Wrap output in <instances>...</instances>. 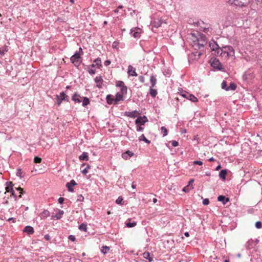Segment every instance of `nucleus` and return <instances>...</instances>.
Instances as JSON below:
<instances>
[{"mask_svg":"<svg viewBox=\"0 0 262 262\" xmlns=\"http://www.w3.org/2000/svg\"><path fill=\"white\" fill-rule=\"evenodd\" d=\"M59 96L61 98V100L67 102L69 101V97L64 92L60 93Z\"/></svg>","mask_w":262,"mask_h":262,"instance_id":"31","label":"nucleus"},{"mask_svg":"<svg viewBox=\"0 0 262 262\" xmlns=\"http://www.w3.org/2000/svg\"><path fill=\"white\" fill-rule=\"evenodd\" d=\"M34 162L35 163H40L41 162V159L38 157H35L34 159Z\"/></svg>","mask_w":262,"mask_h":262,"instance_id":"46","label":"nucleus"},{"mask_svg":"<svg viewBox=\"0 0 262 262\" xmlns=\"http://www.w3.org/2000/svg\"><path fill=\"white\" fill-rule=\"evenodd\" d=\"M134 155V153L130 151H127L125 152H123L122 154V157L124 159H127L128 158L132 157Z\"/></svg>","mask_w":262,"mask_h":262,"instance_id":"19","label":"nucleus"},{"mask_svg":"<svg viewBox=\"0 0 262 262\" xmlns=\"http://www.w3.org/2000/svg\"><path fill=\"white\" fill-rule=\"evenodd\" d=\"M149 94L152 97L154 98L158 94L157 91V90L153 89V88H150Z\"/></svg>","mask_w":262,"mask_h":262,"instance_id":"29","label":"nucleus"},{"mask_svg":"<svg viewBox=\"0 0 262 262\" xmlns=\"http://www.w3.org/2000/svg\"><path fill=\"white\" fill-rule=\"evenodd\" d=\"M219 54L222 56L229 57L234 56V50L231 46H225L223 47L221 49H219Z\"/></svg>","mask_w":262,"mask_h":262,"instance_id":"1","label":"nucleus"},{"mask_svg":"<svg viewBox=\"0 0 262 262\" xmlns=\"http://www.w3.org/2000/svg\"><path fill=\"white\" fill-rule=\"evenodd\" d=\"M64 198H59L58 200V203L60 204H62L64 201Z\"/></svg>","mask_w":262,"mask_h":262,"instance_id":"57","label":"nucleus"},{"mask_svg":"<svg viewBox=\"0 0 262 262\" xmlns=\"http://www.w3.org/2000/svg\"><path fill=\"white\" fill-rule=\"evenodd\" d=\"M80 160L88 161L89 160V156L88 152H83L79 157Z\"/></svg>","mask_w":262,"mask_h":262,"instance_id":"23","label":"nucleus"},{"mask_svg":"<svg viewBox=\"0 0 262 262\" xmlns=\"http://www.w3.org/2000/svg\"><path fill=\"white\" fill-rule=\"evenodd\" d=\"M161 130L162 133L163 134V137H165V136H167V133H168V131H167V129H166V128L165 127L162 126L161 128Z\"/></svg>","mask_w":262,"mask_h":262,"instance_id":"39","label":"nucleus"},{"mask_svg":"<svg viewBox=\"0 0 262 262\" xmlns=\"http://www.w3.org/2000/svg\"><path fill=\"white\" fill-rule=\"evenodd\" d=\"M227 170L226 169L221 170L219 173V177L222 180H225L227 174Z\"/></svg>","mask_w":262,"mask_h":262,"instance_id":"24","label":"nucleus"},{"mask_svg":"<svg viewBox=\"0 0 262 262\" xmlns=\"http://www.w3.org/2000/svg\"><path fill=\"white\" fill-rule=\"evenodd\" d=\"M143 257L149 260V262H151L152 260V258L150 257V254L148 252H145L143 254Z\"/></svg>","mask_w":262,"mask_h":262,"instance_id":"26","label":"nucleus"},{"mask_svg":"<svg viewBox=\"0 0 262 262\" xmlns=\"http://www.w3.org/2000/svg\"><path fill=\"white\" fill-rule=\"evenodd\" d=\"M91 167L90 165L88 164L86 165V168H85L82 171V173L84 175H85L88 173V170L89 169H90Z\"/></svg>","mask_w":262,"mask_h":262,"instance_id":"43","label":"nucleus"},{"mask_svg":"<svg viewBox=\"0 0 262 262\" xmlns=\"http://www.w3.org/2000/svg\"><path fill=\"white\" fill-rule=\"evenodd\" d=\"M110 250V247L106 246H103L101 247V251L103 254L107 253Z\"/></svg>","mask_w":262,"mask_h":262,"instance_id":"35","label":"nucleus"},{"mask_svg":"<svg viewBox=\"0 0 262 262\" xmlns=\"http://www.w3.org/2000/svg\"><path fill=\"white\" fill-rule=\"evenodd\" d=\"M15 220H16V219L15 218H13V217H10V218L8 219V221H9V222L12 221L13 222H15Z\"/></svg>","mask_w":262,"mask_h":262,"instance_id":"60","label":"nucleus"},{"mask_svg":"<svg viewBox=\"0 0 262 262\" xmlns=\"http://www.w3.org/2000/svg\"><path fill=\"white\" fill-rule=\"evenodd\" d=\"M148 121L147 118L144 116L143 117H139L135 120V124L136 125H143Z\"/></svg>","mask_w":262,"mask_h":262,"instance_id":"7","label":"nucleus"},{"mask_svg":"<svg viewBox=\"0 0 262 262\" xmlns=\"http://www.w3.org/2000/svg\"><path fill=\"white\" fill-rule=\"evenodd\" d=\"M64 213V212L63 210H59L57 212V213L56 214V215L54 216V217L57 219V220H59L61 218L62 215Z\"/></svg>","mask_w":262,"mask_h":262,"instance_id":"30","label":"nucleus"},{"mask_svg":"<svg viewBox=\"0 0 262 262\" xmlns=\"http://www.w3.org/2000/svg\"><path fill=\"white\" fill-rule=\"evenodd\" d=\"M236 87L237 86L234 83L231 82L230 83V85L227 87V89H226V91H234L236 90Z\"/></svg>","mask_w":262,"mask_h":262,"instance_id":"28","label":"nucleus"},{"mask_svg":"<svg viewBox=\"0 0 262 262\" xmlns=\"http://www.w3.org/2000/svg\"><path fill=\"white\" fill-rule=\"evenodd\" d=\"M127 73L129 76H137V74L136 72V69L132 66L129 65L127 69Z\"/></svg>","mask_w":262,"mask_h":262,"instance_id":"13","label":"nucleus"},{"mask_svg":"<svg viewBox=\"0 0 262 262\" xmlns=\"http://www.w3.org/2000/svg\"><path fill=\"white\" fill-rule=\"evenodd\" d=\"M123 95L122 93H117L116 94L115 98L114 99V102L115 104H117L118 102L122 100L123 99Z\"/></svg>","mask_w":262,"mask_h":262,"instance_id":"18","label":"nucleus"},{"mask_svg":"<svg viewBox=\"0 0 262 262\" xmlns=\"http://www.w3.org/2000/svg\"><path fill=\"white\" fill-rule=\"evenodd\" d=\"M6 190L8 192H12L14 191L13 188L12 182H9V184L6 187Z\"/></svg>","mask_w":262,"mask_h":262,"instance_id":"27","label":"nucleus"},{"mask_svg":"<svg viewBox=\"0 0 262 262\" xmlns=\"http://www.w3.org/2000/svg\"><path fill=\"white\" fill-rule=\"evenodd\" d=\"M189 185H188L186 187H185L183 189V191L186 192H188V190H189Z\"/></svg>","mask_w":262,"mask_h":262,"instance_id":"58","label":"nucleus"},{"mask_svg":"<svg viewBox=\"0 0 262 262\" xmlns=\"http://www.w3.org/2000/svg\"><path fill=\"white\" fill-rule=\"evenodd\" d=\"M187 93V92H185V93L182 94V96L187 99V96L186 95V94Z\"/></svg>","mask_w":262,"mask_h":262,"instance_id":"63","label":"nucleus"},{"mask_svg":"<svg viewBox=\"0 0 262 262\" xmlns=\"http://www.w3.org/2000/svg\"><path fill=\"white\" fill-rule=\"evenodd\" d=\"M23 231L25 232H27L28 234L30 235L34 233V229L32 227L27 226L25 227Z\"/></svg>","mask_w":262,"mask_h":262,"instance_id":"21","label":"nucleus"},{"mask_svg":"<svg viewBox=\"0 0 262 262\" xmlns=\"http://www.w3.org/2000/svg\"><path fill=\"white\" fill-rule=\"evenodd\" d=\"M209 46L212 50L215 51V52L219 55L220 53L219 50L221 49V48L219 46V45L215 42L212 41L209 43Z\"/></svg>","mask_w":262,"mask_h":262,"instance_id":"9","label":"nucleus"},{"mask_svg":"<svg viewBox=\"0 0 262 262\" xmlns=\"http://www.w3.org/2000/svg\"><path fill=\"white\" fill-rule=\"evenodd\" d=\"M77 183L74 180H72L70 182L67 183L66 184V187L68 188V190L70 192H73L74 189L73 187L75 185H76Z\"/></svg>","mask_w":262,"mask_h":262,"instance_id":"12","label":"nucleus"},{"mask_svg":"<svg viewBox=\"0 0 262 262\" xmlns=\"http://www.w3.org/2000/svg\"><path fill=\"white\" fill-rule=\"evenodd\" d=\"M69 239L72 241H75V237L73 235H70L69 236Z\"/></svg>","mask_w":262,"mask_h":262,"instance_id":"56","label":"nucleus"},{"mask_svg":"<svg viewBox=\"0 0 262 262\" xmlns=\"http://www.w3.org/2000/svg\"><path fill=\"white\" fill-rule=\"evenodd\" d=\"M78 201H83L84 200V197L82 195H79L78 196Z\"/></svg>","mask_w":262,"mask_h":262,"instance_id":"54","label":"nucleus"},{"mask_svg":"<svg viewBox=\"0 0 262 262\" xmlns=\"http://www.w3.org/2000/svg\"><path fill=\"white\" fill-rule=\"evenodd\" d=\"M129 222H126L125 223L126 226L128 228H132L135 227L137 225L136 222H130V219H128Z\"/></svg>","mask_w":262,"mask_h":262,"instance_id":"25","label":"nucleus"},{"mask_svg":"<svg viewBox=\"0 0 262 262\" xmlns=\"http://www.w3.org/2000/svg\"><path fill=\"white\" fill-rule=\"evenodd\" d=\"M95 82L97 84V87L101 89L102 87V82H103V79L102 76H96L94 79Z\"/></svg>","mask_w":262,"mask_h":262,"instance_id":"14","label":"nucleus"},{"mask_svg":"<svg viewBox=\"0 0 262 262\" xmlns=\"http://www.w3.org/2000/svg\"><path fill=\"white\" fill-rule=\"evenodd\" d=\"M163 23H165L164 21L162 19H154L151 21V26L153 27L158 28L160 27Z\"/></svg>","mask_w":262,"mask_h":262,"instance_id":"10","label":"nucleus"},{"mask_svg":"<svg viewBox=\"0 0 262 262\" xmlns=\"http://www.w3.org/2000/svg\"><path fill=\"white\" fill-rule=\"evenodd\" d=\"M50 212L48 210H45L41 213L42 217L46 218L50 216Z\"/></svg>","mask_w":262,"mask_h":262,"instance_id":"38","label":"nucleus"},{"mask_svg":"<svg viewBox=\"0 0 262 262\" xmlns=\"http://www.w3.org/2000/svg\"><path fill=\"white\" fill-rule=\"evenodd\" d=\"M221 168V166L220 164H219L216 168L215 170H219Z\"/></svg>","mask_w":262,"mask_h":262,"instance_id":"64","label":"nucleus"},{"mask_svg":"<svg viewBox=\"0 0 262 262\" xmlns=\"http://www.w3.org/2000/svg\"><path fill=\"white\" fill-rule=\"evenodd\" d=\"M171 145L173 147H176L178 145V142L176 141H171Z\"/></svg>","mask_w":262,"mask_h":262,"instance_id":"53","label":"nucleus"},{"mask_svg":"<svg viewBox=\"0 0 262 262\" xmlns=\"http://www.w3.org/2000/svg\"><path fill=\"white\" fill-rule=\"evenodd\" d=\"M125 115L128 117L136 118L140 115V113L137 111H133L132 112H125Z\"/></svg>","mask_w":262,"mask_h":262,"instance_id":"11","label":"nucleus"},{"mask_svg":"<svg viewBox=\"0 0 262 262\" xmlns=\"http://www.w3.org/2000/svg\"><path fill=\"white\" fill-rule=\"evenodd\" d=\"M139 140L143 141L147 144H149L150 143V141L147 139L144 134H142L139 137Z\"/></svg>","mask_w":262,"mask_h":262,"instance_id":"32","label":"nucleus"},{"mask_svg":"<svg viewBox=\"0 0 262 262\" xmlns=\"http://www.w3.org/2000/svg\"><path fill=\"white\" fill-rule=\"evenodd\" d=\"M11 193L13 196V197L14 198L15 200H16L17 195L15 193L14 191H12V192H11Z\"/></svg>","mask_w":262,"mask_h":262,"instance_id":"61","label":"nucleus"},{"mask_svg":"<svg viewBox=\"0 0 262 262\" xmlns=\"http://www.w3.org/2000/svg\"><path fill=\"white\" fill-rule=\"evenodd\" d=\"M194 165H202L203 164V162L200 161H194L193 162Z\"/></svg>","mask_w":262,"mask_h":262,"instance_id":"51","label":"nucleus"},{"mask_svg":"<svg viewBox=\"0 0 262 262\" xmlns=\"http://www.w3.org/2000/svg\"><path fill=\"white\" fill-rule=\"evenodd\" d=\"M157 78L156 76L155 75H152L150 76V82L151 83V85L150 88H154L155 86L156 83H157Z\"/></svg>","mask_w":262,"mask_h":262,"instance_id":"20","label":"nucleus"},{"mask_svg":"<svg viewBox=\"0 0 262 262\" xmlns=\"http://www.w3.org/2000/svg\"><path fill=\"white\" fill-rule=\"evenodd\" d=\"M130 33L134 38H138L140 37L141 30L139 28H133L130 30Z\"/></svg>","mask_w":262,"mask_h":262,"instance_id":"8","label":"nucleus"},{"mask_svg":"<svg viewBox=\"0 0 262 262\" xmlns=\"http://www.w3.org/2000/svg\"><path fill=\"white\" fill-rule=\"evenodd\" d=\"M123 198L122 196H119L118 199L116 200V203L117 204L122 205L123 202Z\"/></svg>","mask_w":262,"mask_h":262,"instance_id":"42","label":"nucleus"},{"mask_svg":"<svg viewBox=\"0 0 262 262\" xmlns=\"http://www.w3.org/2000/svg\"><path fill=\"white\" fill-rule=\"evenodd\" d=\"M196 54H198V58H200V57L202 55V53L201 52H196L195 53V54L194 55L196 56Z\"/></svg>","mask_w":262,"mask_h":262,"instance_id":"62","label":"nucleus"},{"mask_svg":"<svg viewBox=\"0 0 262 262\" xmlns=\"http://www.w3.org/2000/svg\"><path fill=\"white\" fill-rule=\"evenodd\" d=\"M221 87L224 90H225L226 91V89H227V83H226V81L224 80L222 84H221Z\"/></svg>","mask_w":262,"mask_h":262,"instance_id":"44","label":"nucleus"},{"mask_svg":"<svg viewBox=\"0 0 262 262\" xmlns=\"http://www.w3.org/2000/svg\"><path fill=\"white\" fill-rule=\"evenodd\" d=\"M255 226L256 228L260 229L262 227V223L260 221L256 222Z\"/></svg>","mask_w":262,"mask_h":262,"instance_id":"45","label":"nucleus"},{"mask_svg":"<svg viewBox=\"0 0 262 262\" xmlns=\"http://www.w3.org/2000/svg\"><path fill=\"white\" fill-rule=\"evenodd\" d=\"M82 98L80 95L77 93H75L72 97V100L75 102L80 103L81 102Z\"/></svg>","mask_w":262,"mask_h":262,"instance_id":"15","label":"nucleus"},{"mask_svg":"<svg viewBox=\"0 0 262 262\" xmlns=\"http://www.w3.org/2000/svg\"><path fill=\"white\" fill-rule=\"evenodd\" d=\"M228 3L235 6L243 7L246 6L249 2V0H227Z\"/></svg>","mask_w":262,"mask_h":262,"instance_id":"3","label":"nucleus"},{"mask_svg":"<svg viewBox=\"0 0 262 262\" xmlns=\"http://www.w3.org/2000/svg\"><path fill=\"white\" fill-rule=\"evenodd\" d=\"M16 176L19 177L20 178H23L24 177L21 169L20 168H18L17 169Z\"/></svg>","mask_w":262,"mask_h":262,"instance_id":"40","label":"nucleus"},{"mask_svg":"<svg viewBox=\"0 0 262 262\" xmlns=\"http://www.w3.org/2000/svg\"><path fill=\"white\" fill-rule=\"evenodd\" d=\"M82 98H83V101H82V106H85L90 103V100L88 98L85 97H83Z\"/></svg>","mask_w":262,"mask_h":262,"instance_id":"34","label":"nucleus"},{"mask_svg":"<svg viewBox=\"0 0 262 262\" xmlns=\"http://www.w3.org/2000/svg\"><path fill=\"white\" fill-rule=\"evenodd\" d=\"M107 103L109 104H111L113 103V102L114 101V100L112 96L111 95H108L106 98Z\"/></svg>","mask_w":262,"mask_h":262,"instance_id":"37","label":"nucleus"},{"mask_svg":"<svg viewBox=\"0 0 262 262\" xmlns=\"http://www.w3.org/2000/svg\"><path fill=\"white\" fill-rule=\"evenodd\" d=\"M102 66L101 60L100 58H97L94 61V63L91 65L92 67H97L98 68Z\"/></svg>","mask_w":262,"mask_h":262,"instance_id":"17","label":"nucleus"},{"mask_svg":"<svg viewBox=\"0 0 262 262\" xmlns=\"http://www.w3.org/2000/svg\"><path fill=\"white\" fill-rule=\"evenodd\" d=\"M80 58V54L76 52L70 58L71 62L76 67H78L80 64L79 59Z\"/></svg>","mask_w":262,"mask_h":262,"instance_id":"4","label":"nucleus"},{"mask_svg":"<svg viewBox=\"0 0 262 262\" xmlns=\"http://www.w3.org/2000/svg\"><path fill=\"white\" fill-rule=\"evenodd\" d=\"M139 80L141 83H144L145 81V78L143 76H140L139 77Z\"/></svg>","mask_w":262,"mask_h":262,"instance_id":"52","label":"nucleus"},{"mask_svg":"<svg viewBox=\"0 0 262 262\" xmlns=\"http://www.w3.org/2000/svg\"><path fill=\"white\" fill-rule=\"evenodd\" d=\"M111 63V61L109 60H105L104 62V64L105 66H107L110 65Z\"/></svg>","mask_w":262,"mask_h":262,"instance_id":"59","label":"nucleus"},{"mask_svg":"<svg viewBox=\"0 0 262 262\" xmlns=\"http://www.w3.org/2000/svg\"><path fill=\"white\" fill-rule=\"evenodd\" d=\"M186 95L187 96V99L192 102H196L198 101V98L193 95L187 93L186 94Z\"/></svg>","mask_w":262,"mask_h":262,"instance_id":"22","label":"nucleus"},{"mask_svg":"<svg viewBox=\"0 0 262 262\" xmlns=\"http://www.w3.org/2000/svg\"><path fill=\"white\" fill-rule=\"evenodd\" d=\"M116 86L120 88L121 93L126 94L127 92V88L122 81H118L116 82Z\"/></svg>","mask_w":262,"mask_h":262,"instance_id":"5","label":"nucleus"},{"mask_svg":"<svg viewBox=\"0 0 262 262\" xmlns=\"http://www.w3.org/2000/svg\"><path fill=\"white\" fill-rule=\"evenodd\" d=\"M217 201L222 202L224 205H225L229 201V199L228 198H226L224 195H221L217 197Z\"/></svg>","mask_w":262,"mask_h":262,"instance_id":"16","label":"nucleus"},{"mask_svg":"<svg viewBox=\"0 0 262 262\" xmlns=\"http://www.w3.org/2000/svg\"><path fill=\"white\" fill-rule=\"evenodd\" d=\"M16 189L17 190V191H19V193H20V195H19V198H21V194H23L25 192L23 190V189L20 188V187H18V188H16Z\"/></svg>","mask_w":262,"mask_h":262,"instance_id":"47","label":"nucleus"},{"mask_svg":"<svg viewBox=\"0 0 262 262\" xmlns=\"http://www.w3.org/2000/svg\"><path fill=\"white\" fill-rule=\"evenodd\" d=\"M88 72L92 75L95 74L96 73V70L92 68H89L88 70Z\"/></svg>","mask_w":262,"mask_h":262,"instance_id":"48","label":"nucleus"},{"mask_svg":"<svg viewBox=\"0 0 262 262\" xmlns=\"http://www.w3.org/2000/svg\"><path fill=\"white\" fill-rule=\"evenodd\" d=\"M56 101H57L56 103H57V105L58 106H59L61 104L62 101H63V100H61V98L60 97V96L59 95L56 96Z\"/></svg>","mask_w":262,"mask_h":262,"instance_id":"41","label":"nucleus"},{"mask_svg":"<svg viewBox=\"0 0 262 262\" xmlns=\"http://www.w3.org/2000/svg\"><path fill=\"white\" fill-rule=\"evenodd\" d=\"M137 128L136 130L137 132H142L144 130V127H142V125H136Z\"/></svg>","mask_w":262,"mask_h":262,"instance_id":"49","label":"nucleus"},{"mask_svg":"<svg viewBox=\"0 0 262 262\" xmlns=\"http://www.w3.org/2000/svg\"><path fill=\"white\" fill-rule=\"evenodd\" d=\"M207 44V41L204 36H201L200 38H196L193 41L192 46L195 49H201Z\"/></svg>","mask_w":262,"mask_h":262,"instance_id":"2","label":"nucleus"},{"mask_svg":"<svg viewBox=\"0 0 262 262\" xmlns=\"http://www.w3.org/2000/svg\"><path fill=\"white\" fill-rule=\"evenodd\" d=\"M44 237L46 241H50L51 239V237H50V235L48 234H46L45 235Z\"/></svg>","mask_w":262,"mask_h":262,"instance_id":"55","label":"nucleus"},{"mask_svg":"<svg viewBox=\"0 0 262 262\" xmlns=\"http://www.w3.org/2000/svg\"><path fill=\"white\" fill-rule=\"evenodd\" d=\"M209 203V200L208 199H205L203 201V205H208Z\"/></svg>","mask_w":262,"mask_h":262,"instance_id":"50","label":"nucleus"},{"mask_svg":"<svg viewBox=\"0 0 262 262\" xmlns=\"http://www.w3.org/2000/svg\"><path fill=\"white\" fill-rule=\"evenodd\" d=\"M211 66L214 69L217 70H221L222 69V65L220 61L215 58L212 59L211 60Z\"/></svg>","mask_w":262,"mask_h":262,"instance_id":"6","label":"nucleus"},{"mask_svg":"<svg viewBox=\"0 0 262 262\" xmlns=\"http://www.w3.org/2000/svg\"><path fill=\"white\" fill-rule=\"evenodd\" d=\"M8 51V47H5L3 48H0V55L3 56Z\"/></svg>","mask_w":262,"mask_h":262,"instance_id":"33","label":"nucleus"},{"mask_svg":"<svg viewBox=\"0 0 262 262\" xmlns=\"http://www.w3.org/2000/svg\"><path fill=\"white\" fill-rule=\"evenodd\" d=\"M78 229L81 231H83L84 232L87 231V226L85 224H81L79 226Z\"/></svg>","mask_w":262,"mask_h":262,"instance_id":"36","label":"nucleus"}]
</instances>
